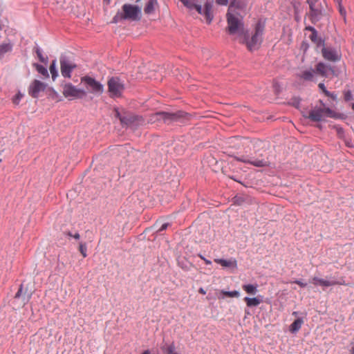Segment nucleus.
I'll return each mask as SVG.
<instances>
[{"mask_svg":"<svg viewBox=\"0 0 354 354\" xmlns=\"http://www.w3.org/2000/svg\"><path fill=\"white\" fill-rule=\"evenodd\" d=\"M12 45L10 43H3L0 45V55H3L8 52L11 51Z\"/></svg>","mask_w":354,"mask_h":354,"instance_id":"cd10ccee","label":"nucleus"},{"mask_svg":"<svg viewBox=\"0 0 354 354\" xmlns=\"http://www.w3.org/2000/svg\"><path fill=\"white\" fill-rule=\"evenodd\" d=\"M318 86L324 93L326 95H330V92L326 89L324 83H319Z\"/></svg>","mask_w":354,"mask_h":354,"instance_id":"4c0bfd02","label":"nucleus"},{"mask_svg":"<svg viewBox=\"0 0 354 354\" xmlns=\"http://www.w3.org/2000/svg\"><path fill=\"white\" fill-rule=\"evenodd\" d=\"M242 288L248 294L250 295H255L258 292L257 284H244Z\"/></svg>","mask_w":354,"mask_h":354,"instance_id":"b1692460","label":"nucleus"},{"mask_svg":"<svg viewBox=\"0 0 354 354\" xmlns=\"http://www.w3.org/2000/svg\"><path fill=\"white\" fill-rule=\"evenodd\" d=\"M344 100L348 102L353 99V94L351 91L346 90L344 91Z\"/></svg>","mask_w":354,"mask_h":354,"instance_id":"72a5a7b5","label":"nucleus"},{"mask_svg":"<svg viewBox=\"0 0 354 354\" xmlns=\"http://www.w3.org/2000/svg\"><path fill=\"white\" fill-rule=\"evenodd\" d=\"M169 225V223H163L161 225V227H160V229L158 230V232H162L163 230H165L168 227Z\"/></svg>","mask_w":354,"mask_h":354,"instance_id":"37998d69","label":"nucleus"},{"mask_svg":"<svg viewBox=\"0 0 354 354\" xmlns=\"http://www.w3.org/2000/svg\"><path fill=\"white\" fill-rule=\"evenodd\" d=\"M73 237L75 239H80V235L79 233H75V234L73 235Z\"/></svg>","mask_w":354,"mask_h":354,"instance_id":"603ef678","label":"nucleus"},{"mask_svg":"<svg viewBox=\"0 0 354 354\" xmlns=\"http://www.w3.org/2000/svg\"><path fill=\"white\" fill-rule=\"evenodd\" d=\"M198 292L201 293V294H203V295H205L206 294V291L203 288H199Z\"/></svg>","mask_w":354,"mask_h":354,"instance_id":"3c124183","label":"nucleus"},{"mask_svg":"<svg viewBox=\"0 0 354 354\" xmlns=\"http://www.w3.org/2000/svg\"><path fill=\"white\" fill-rule=\"evenodd\" d=\"M227 30L230 35H234L243 29V15L227 13Z\"/></svg>","mask_w":354,"mask_h":354,"instance_id":"39448f33","label":"nucleus"},{"mask_svg":"<svg viewBox=\"0 0 354 354\" xmlns=\"http://www.w3.org/2000/svg\"><path fill=\"white\" fill-rule=\"evenodd\" d=\"M233 203L237 205H242L249 201V197L245 195H236L233 198Z\"/></svg>","mask_w":354,"mask_h":354,"instance_id":"5701e85b","label":"nucleus"},{"mask_svg":"<svg viewBox=\"0 0 354 354\" xmlns=\"http://www.w3.org/2000/svg\"><path fill=\"white\" fill-rule=\"evenodd\" d=\"M323 57L328 61L336 62L341 59V53L336 48L330 46H323L322 48Z\"/></svg>","mask_w":354,"mask_h":354,"instance_id":"ddd939ff","label":"nucleus"},{"mask_svg":"<svg viewBox=\"0 0 354 354\" xmlns=\"http://www.w3.org/2000/svg\"><path fill=\"white\" fill-rule=\"evenodd\" d=\"M35 53L41 62L46 64L48 63V57L43 55L42 50L39 46L35 47Z\"/></svg>","mask_w":354,"mask_h":354,"instance_id":"c756f323","label":"nucleus"},{"mask_svg":"<svg viewBox=\"0 0 354 354\" xmlns=\"http://www.w3.org/2000/svg\"><path fill=\"white\" fill-rule=\"evenodd\" d=\"M265 24L261 21H258L255 26L254 34L251 39L246 40L245 43L249 50L252 51L259 48L263 41V34Z\"/></svg>","mask_w":354,"mask_h":354,"instance_id":"7ed1b4c3","label":"nucleus"},{"mask_svg":"<svg viewBox=\"0 0 354 354\" xmlns=\"http://www.w3.org/2000/svg\"><path fill=\"white\" fill-rule=\"evenodd\" d=\"M142 121V117L132 113L123 114V116L120 118L121 124L127 127H136L139 125Z\"/></svg>","mask_w":354,"mask_h":354,"instance_id":"f8f14e48","label":"nucleus"},{"mask_svg":"<svg viewBox=\"0 0 354 354\" xmlns=\"http://www.w3.org/2000/svg\"><path fill=\"white\" fill-rule=\"evenodd\" d=\"M233 180H234V181H237V182H239V180H237L236 179L234 178H232Z\"/></svg>","mask_w":354,"mask_h":354,"instance_id":"680f3d73","label":"nucleus"},{"mask_svg":"<svg viewBox=\"0 0 354 354\" xmlns=\"http://www.w3.org/2000/svg\"><path fill=\"white\" fill-rule=\"evenodd\" d=\"M122 17L124 19L136 21L140 18L141 10L138 6L125 3L122 6Z\"/></svg>","mask_w":354,"mask_h":354,"instance_id":"9b49d317","label":"nucleus"},{"mask_svg":"<svg viewBox=\"0 0 354 354\" xmlns=\"http://www.w3.org/2000/svg\"><path fill=\"white\" fill-rule=\"evenodd\" d=\"M86 250L87 248L86 243H81L80 244V252H81L84 257H86L87 256Z\"/></svg>","mask_w":354,"mask_h":354,"instance_id":"c9c22d12","label":"nucleus"},{"mask_svg":"<svg viewBox=\"0 0 354 354\" xmlns=\"http://www.w3.org/2000/svg\"><path fill=\"white\" fill-rule=\"evenodd\" d=\"M313 283L315 286H321L323 287H329L335 286L337 284H340L337 281H336L335 279H331L330 280H326L324 279H321L317 277H314L312 279Z\"/></svg>","mask_w":354,"mask_h":354,"instance_id":"a211bd4d","label":"nucleus"},{"mask_svg":"<svg viewBox=\"0 0 354 354\" xmlns=\"http://www.w3.org/2000/svg\"><path fill=\"white\" fill-rule=\"evenodd\" d=\"M315 75L316 71H315V69L310 68L301 71L297 75V77L305 81H313Z\"/></svg>","mask_w":354,"mask_h":354,"instance_id":"6ab92c4d","label":"nucleus"},{"mask_svg":"<svg viewBox=\"0 0 354 354\" xmlns=\"http://www.w3.org/2000/svg\"><path fill=\"white\" fill-rule=\"evenodd\" d=\"M22 291H23V285L21 284L18 291L15 294V298H16V299L19 298L21 296Z\"/></svg>","mask_w":354,"mask_h":354,"instance_id":"a19ab883","label":"nucleus"},{"mask_svg":"<svg viewBox=\"0 0 354 354\" xmlns=\"http://www.w3.org/2000/svg\"><path fill=\"white\" fill-rule=\"evenodd\" d=\"M199 257H200L203 260H204V259H205L204 257H203V256H202V255H201V254L199 255Z\"/></svg>","mask_w":354,"mask_h":354,"instance_id":"13d9d810","label":"nucleus"},{"mask_svg":"<svg viewBox=\"0 0 354 354\" xmlns=\"http://www.w3.org/2000/svg\"><path fill=\"white\" fill-rule=\"evenodd\" d=\"M221 294L223 295V297H218L219 299H224V297H239L240 296V292L238 290H221Z\"/></svg>","mask_w":354,"mask_h":354,"instance_id":"393cba45","label":"nucleus"},{"mask_svg":"<svg viewBox=\"0 0 354 354\" xmlns=\"http://www.w3.org/2000/svg\"><path fill=\"white\" fill-rule=\"evenodd\" d=\"M351 345V354H354V344L352 343Z\"/></svg>","mask_w":354,"mask_h":354,"instance_id":"5fc2aeb1","label":"nucleus"},{"mask_svg":"<svg viewBox=\"0 0 354 354\" xmlns=\"http://www.w3.org/2000/svg\"><path fill=\"white\" fill-rule=\"evenodd\" d=\"M245 301L246 302V305L248 307H256L259 306L262 300L259 299V297H245L244 298Z\"/></svg>","mask_w":354,"mask_h":354,"instance_id":"4be33fe9","label":"nucleus"},{"mask_svg":"<svg viewBox=\"0 0 354 354\" xmlns=\"http://www.w3.org/2000/svg\"><path fill=\"white\" fill-rule=\"evenodd\" d=\"M104 1H106L108 3H109L110 0H104Z\"/></svg>","mask_w":354,"mask_h":354,"instance_id":"052dcab7","label":"nucleus"},{"mask_svg":"<svg viewBox=\"0 0 354 354\" xmlns=\"http://www.w3.org/2000/svg\"><path fill=\"white\" fill-rule=\"evenodd\" d=\"M67 235H68V236H69L73 237V234L71 232H68L67 233Z\"/></svg>","mask_w":354,"mask_h":354,"instance_id":"4d7b16f0","label":"nucleus"},{"mask_svg":"<svg viewBox=\"0 0 354 354\" xmlns=\"http://www.w3.org/2000/svg\"><path fill=\"white\" fill-rule=\"evenodd\" d=\"M215 261L220 264L221 266L223 267H231L232 266V262L229 260H226L224 259H215Z\"/></svg>","mask_w":354,"mask_h":354,"instance_id":"2f4dec72","label":"nucleus"},{"mask_svg":"<svg viewBox=\"0 0 354 354\" xmlns=\"http://www.w3.org/2000/svg\"><path fill=\"white\" fill-rule=\"evenodd\" d=\"M46 88V84L39 80H35L30 85L28 88V93L30 96L34 98H37L39 96V93L41 91H44Z\"/></svg>","mask_w":354,"mask_h":354,"instance_id":"2eb2a0df","label":"nucleus"},{"mask_svg":"<svg viewBox=\"0 0 354 354\" xmlns=\"http://www.w3.org/2000/svg\"><path fill=\"white\" fill-rule=\"evenodd\" d=\"M81 83L84 84L85 88L90 93L101 95L104 91V86L95 78L88 75L81 77Z\"/></svg>","mask_w":354,"mask_h":354,"instance_id":"0eeeda50","label":"nucleus"},{"mask_svg":"<svg viewBox=\"0 0 354 354\" xmlns=\"http://www.w3.org/2000/svg\"><path fill=\"white\" fill-rule=\"evenodd\" d=\"M59 62L62 75L65 78H71L72 72L76 68L77 65L65 55L60 56Z\"/></svg>","mask_w":354,"mask_h":354,"instance_id":"1a4fd4ad","label":"nucleus"},{"mask_svg":"<svg viewBox=\"0 0 354 354\" xmlns=\"http://www.w3.org/2000/svg\"><path fill=\"white\" fill-rule=\"evenodd\" d=\"M352 109L354 110V103L352 104Z\"/></svg>","mask_w":354,"mask_h":354,"instance_id":"e2e57ef3","label":"nucleus"},{"mask_svg":"<svg viewBox=\"0 0 354 354\" xmlns=\"http://www.w3.org/2000/svg\"><path fill=\"white\" fill-rule=\"evenodd\" d=\"M124 20V19L122 17V12L120 11H118L116 15L113 17L112 23L117 24L119 21Z\"/></svg>","mask_w":354,"mask_h":354,"instance_id":"473e14b6","label":"nucleus"},{"mask_svg":"<svg viewBox=\"0 0 354 354\" xmlns=\"http://www.w3.org/2000/svg\"><path fill=\"white\" fill-rule=\"evenodd\" d=\"M294 101H295V102H293V105H294L295 107L298 108V107H299V104H300V99H299V98H295V99H294Z\"/></svg>","mask_w":354,"mask_h":354,"instance_id":"49530a36","label":"nucleus"},{"mask_svg":"<svg viewBox=\"0 0 354 354\" xmlns=\"http://www.w3.org/2000/svg\"><path fill=\"white\" fill-rule=\"evenodd\" d=\"M63 95L69 100L82 99L87 95V92L83 88H79L72 83L68 82L63 86Z\"/></svg>","mask_w":354,"mask_h":354,"instance_id":"423d86ee","label":"nucleus"},{"mask_svg":"<svg viewBox=\"0 0 354 354\" xmlns=\"http://www.w3.org/2000/svg\"><path fill=\"white\" fill-rule=\"evenodd\" d=\"M216 3L222 6H225L228 3V0H216Z\"/></svg>","mask_w":354,"mask_h":354,"instance_id":"c03bdc74","label":"nucleus"},{"mask_svg":"<svg viewBox=\"0 0 354 354\" xmlns=\"http://www.w3.org/2000/svg\"><path fill=\"white\" fill-rule=\"evenodd\" d=\"M335 2L337 4V8L339 10V12L343 17H346V10L342 6V0H334Z\"/></svg>","mask_w":354,"mask_h":354,"instance_id":"7c9ffc66","label":"nucleus"},{"mask_svg":"<svg viewBox=\"0 0 354 354\" xmlns=\"http://www.w3.org/2000/svg\"><path fill=\"white\" fill-rule=\"evenodd\" d=\"M305 30H308V31H310L311 32H314L315 30H316V29L313 27V26H306L305 28Z\"/></svg>","mask_w":354,"mask_h":354,"instance_id":"de8ad7c7","label":"nucleus"},{"mask_svg":"<svg viewBox=\"0 0 354 354\" xmlns=\"http://www.w3.org/2000/svg\"><path fill=\"white\" fill-rule=\"evenodd\" d=\"M203 261H205V263L207 265H210V264L212 263V262H211L209 260L207 259H204V260H203Z\"/></svg>","mask_w":354,"mask_h":354,"instance_id":"864d4df0","label":"nucleus"},{"mask_svg":"<svg viewBox=\"0 0 354 354\" xmlns=\"http://www.w3.org/2000/svg\"><path fill=\"white\" fill-rule=\"evenodd\" d=\"M161 351L165 354H176V353L174 352L176 349L175 344L174 342H171L170 344L164 343L162 344Z\"/></svg>","mask_w":354,"mask_h":354,"instance_id":"aec40b11","label":"nucleus"},{"mask_svg":"<svg viewBox=\"0 0 354 354\" xmlns=\"http://www.w3.org/2000/svg\"><path fill=\"white\" fill-rule=\"evenodd\" d=\"M304 323L303 318H297L290 326V331L292 333H297Z\"/></svg>","mask_w":354,"mask_h":354,"instance_id":"412c9836","label":"nucleus"},{"mask_svg":"<svg viewBox=\"0 0 354 354\" xmlns=\"http://www.w3.org/2000/svg\"><path fill=\"white\" fill-rule=\"evenodd\" d=\"M337 132L339 137H342L344 133L343 129L341 127H337Z\"/></svg>","mask_w":354,"mask_h":354,"instance_id":"a18cd8bd","label":"nucleus"},{"mask_svg":"<svg viewBox=\"0 0 354 354\" xmlns=\"http://www.w3.org/2000/svg\"><path fill=\"white\" fill-rule=\"evenodd\" d=\"M156 3L157 2L156 0L148 1V2L147 3V4L144 8L145 12L146 14L152 13L154 11V7H155V5L156 4Z\"/></svg>","mask_w":354,"mask_h":354,"instance_id":"a878e982","label":"nucleus"},{"mask_svg":"<svg viewBox=\"0 0 354 354\" xmlns=\"http://www.w3.org/2000/svg\"><path fill=\"white\" fill-rule=\"evenodd\" d=\"M23 94L21 93L20 92H18L15 96L13 97V100H12V102L15 104H19L20 100H21V98L23 97Z\"/></svg>","mask_w":354,"mask_h":354,"instance_id":"e433bc0d","label":"nucleus"},{"mask_svg":"<svg viewBox=\"0 0 354 354\" xmlns=\"http://www.w3.org/2000/svg\"><path fill=\"white\" fill-rule=\"evenodd\" d=\"M327 116H333V111L330 108L315 106L310 111L308 118L313 122H319Z\"/></svg>","mask_w":354,"mask_h":354,"instance_id":"9d476101","label":"nucleus"},{"mask_svg":"<svg viewBox=\"0 0 354 354\" xmlns=\"http://www.w3.org/2000/svg\"><path fill=\"white\" fill-rule=\"evenodd\" d=\"M245 8V5L242 1L234 0L230 2L227 13L239 15V16L241 17V15L244 12Z\"/></svg>","mask_w":354,"mask_h":354,"instance_id":"4468645a","label":"nucleus"},{"mask_svg":"<svg viewBox=\"0 0 354 354\" xmlns=\"http://www.w3.org/2000/svg\"><path fill=\"white\" fill-rule=\"evenodd\" d=\"M1 161V160L0 159V162Z\"/></svg>","mask_w":354,"mask_h":354,"instance_id":"0e129e2a","label":"nucleus"},{"mask_svg":"<svg viewBox=\"0 0 354 354\" xmlns=\"http://www.w3.org/2000/svg\"><path fill=\"white\" fill-rule=\"evenodd\" d=\"M185 115L186 113L181 111L175 113L158 111L152 114L150 116L149 120L151 122L162 120L164 122V123L171 124L173 122L178 121L180 118H183Z\"/></svg>","mask_w":354,"mask_h":354,"instance_id":"f03ea898","label":"nucleus"},{"mask_svg":"<svg viewBox=\"0 0 354 354\" xmlns=\"http://www.w3.org/2000/svg\"><path fill=\"white\" fill-rule=\"evenodd\" d=\"M123 116L118 109H115V117L118 118L120 120V118Z\"/></svg>","mask_w":354,"mask_h":354,"instance_id":"09e8293b","label":"nucleus"},{"mask_svg":"<svg viewBox=\"0 0 354 354\" xmlns=\"http://www.w3.org/2000/svg\"><path fill=\"white\" fill-rule=\"evenodd\" d=\"M315 71H316V75H319L322 77H328L330 73L334 74L333 68L324 62L317 63Z\"/></svg>","mask_w":354,"mask_h":354,"instance_id":"dca6fc26","label":"nucleus"},{"mask_svg":"<svg viewBox=\"0 0 354 354\" xmlns=\"http://www.w3.org/2000/svg\"><path fill=\"white\" fill-rule=\"evenodd\" d=\"M50 72L52 75V79L55 80L58 76V72L56 68V60H53L49 68Z\"/></svg>","mask_w":354,"mask_h":354,"instance_id":"c85d7f7f","label":"nucleus"},{"mask_svg":"<svg viewBox=\"0 0 354 354\" xmlns=\"http://www.w3.org/2000/svg\"><path fill=\"white\" fill-rule=\"evenodd\" d=\"M344 142H345V145L346 147H349V148H353L354 147L352 142H351V140L350 139H345L344 140Z\"/></svg>","mask_w":354,"mask_h":354,"instance_id":"79ce46f5","label":"nucleus"},{"mask_svg":"<svg viewBox=\"0 0 354 354\" xmlns=\"http://www.w3.org/2000/svg\"><path fill=\"white\" fill-rule=\"evenodd\" d=\"M310 11L307 14L312 24H316L319 21L324 15V9L319 0H307Z\"/></svg>","mask_w":354,"mask_h":354,"instance_id":"20e7f679","label":"nucleus"},{"mask_svg":"<svg viewBox=\"0 0 354 354\" xmlns=\"http://www.w3.org/2000/svg\"><path fill=\"white\" fill-rule=\"evenodd\" d=\"M327 96L330 97L334 100H335L337 99V95L334 93H330V95H327Z\"/></svg>","mask_w":354,"mask_h":354,"instance_id":"8fccbe9b","label":"nucleus"},{"mask_svg":"<svg viewBox=\"0 0 354 354\" xmlns=\"http://www.w3.org/2000/svg\"><path fill=\"white\" fill-rule=\"evenodd\" d=\"M124 90V82L118 77H111L108 81V91L111 97H119Z\"/></svg>","mask_w":354,"mask_h":354,"instance_id":"6e6552de","label":"nucleus"},{"mask_svg":"<svg viewBox=\"0 0 354 354\" xmlns=\"http://www.w3.org/2000/svg\"><path fill=\"white\" fill-rule=\"evenodd\" d=\"M185 6L190 10H196L199 14L204 15L206 18L207 23L211 24L213 19V15L212 12V3L211 2H206L205 3L204 9L199 4L195 3L194 0H180Z\"/></svg>","mask_w":354,"mask_h":354,"instance_id":"f257e3e1","label":"nucleus"},{"mask_svg":"<svg viewBox=\"0 0 354 354\" xmlns=\"http://www.w3.org/2000/svg\"><path fill=\"white\" fill-rule=\"evenodd\" d=\"M236 159L239 162L248 163L257 167H263L268 165L267 162L264 160L252 159L251 158L245 156L236 157Z\"/></svg>","mask_w":354,"mask_h":354,"instance_id":"f3484780","label":"nucleus"},{"mask_svg":"<svg viewBox=\"0 0 354 354\" xmlns=\"http://www.w3.org/2000/svg\"><path fill=\"white\" fill-rule=\"evenodd\" d=\"M315 44H316L317 48H323V46H325L324 39H323L322 37H317V40L315 41H313Z\"/></svg>","mask_w":354,"mask_h":354,"instance_id":"f704fd0d","label":"nucleus"},{"mask_svg":"<svg viewBox=\"0 0 354 354\" xmlns=\"http://www.w3.org/2000/svg\"><path fill=\"white\" fill-rule=\"evenodd\" d=\"M142 354H151V352L149 350H145Z\"/></svg>","mask_w":354,"mask_h":354,"instance_id":"6e6d98bb","label":"nucleus"},{"mask_svg":"<svg viewBox=\"0 0 354 354\" xmlns=\"http://www.w3.org/2000/svg\"><path fill=\"white\" fill-rule=\"evenodd\" d=\"M292 314L295 315H297V312H293Z\"/></svg>","mask_w":354,"mask_h":354,"instance_id":"bf43d9fd","label":"nucleus"},{"mask_svg":"<svg viewBox=\"0 0 354 354\" xmlns=\"http://www.w3.org/2000/svg\"><path fill=\"white\" fill-rule=\"evenodd\" d=\"M292 283L299 285L301 288H305L307 286L306 283L303 282L301 280H299V279H296L294 281H292Z\"/></svg>","mask_w":354,"mask_h":354,"instance_id":"ea45409f","label":"nucleus"},{"mask_svg":"<svg viewBox=\"0 0 354 354\" xmlns=\"http://www.w3.org/2000/svg\"><path fill=\"white\" fill-rule=\"evenodd\" d=\"M317 37H318V32H317V30H315L314 32H311V34L309 36V39L311 40V41H315V40H317Z\"/></svg>","mask_w":354,"mask_h":354,"instance_id":"58836bf2","label":"nucleus"},{"mask_svg":"<svg viewBox=\"0 0 354 354\" xmlns=\"http://www.w3.org/2000/svg\"><path fill=\"white\" fill-rule=\"evenodd\" d=\"M33 66L35 67L37 71L39 73H40L41 75H42L43 76L46 77H48L49 76V74H48L46 67H45L39 64H37V63L34 64Z\"/></svg>","mask_w":354,"mask_h":354,"instance_id":"bb28decb","label":"nucleus"}]
</instances>
